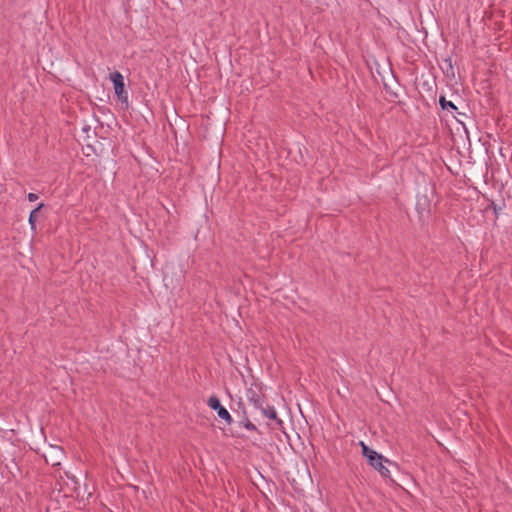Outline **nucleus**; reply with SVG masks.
<instances>
[{
  "label": "nucleus",
  "instance_id": "f257e3e1",
  "mask_svg": "<svg viewBox=\"0 0 512 512\" xmlns=\"http://www.w3.org/2000/svg\"><path fill=\"white\" fill-rule=\"evenodd\" d=\"M282 404L283 399L281 397L277 398L276 405H270L267 402L264 403V400H258V409H260V417L258 416V426L261 428L258 432L264 433L265 431H270L276 435L279 432L285 433L284 423L277 411V406L279 407Z\"/></svg>",
  "mask_w": 512,
  "mask_h": 512
},
{
  "label": "nucleus",
  "instance_id": "9d476101",
  "mask_svg": "<svg viewBox=\"0 0 512 512\" xmlns=\"http://www.w3.org/2000/svg\"><path fill=\"white\" fill-rule=\"evenodd\" d=\"M479 141H483L484 145L486 144V140L483 139L482 137H476Z\"/></svg>",
  "mask_w": 512,
  "mask_h": 512
},
{
  "label": "nucleus",
  "instance_id": "0eeeda50",
  "mask_svg": "<svg viewBox=\"0 0 512 512\" xmlns=\"http://www.w3.org/2000/svg\"><path fill=\"white\" fill-rule=\"evenodd\" d=\"M43 207V204H39L37 208L31 211L29 216V224L31 225L32 230H35V223L40 209Z\"/></svg>",
  "mask_w": 512,
  "mask_h": 512
},
{
  "label": "nucleus",
  "instance_id": "f03ea898",
  "mask_svg": "<svg viewBox=\"0 0 512 512\" xmlns=\"http://www.w3.org/2000/svg\"><path fill=\"white\" fill-rule=\"evenodd\" d=\"M362 454L368 459L369 464L376 469L381 476L390 477V471L383 465V462H389L388 459H385L381 454H378L376 451L370 449L363 441L360 443Z\"/></svg>",
  "mask_w": 512,
  "mask_h": 512
},
{
  "label": "nucleus",
  "instance_id": "39448f33",
  "mask_svg": "<svg viewBox=\"0 0 512 512\" xmlns=\"http://www.w3.org/2000/svg\"><path fill=\"white\" fill-rule=\"evenodd\" d=\"M44 457L47 463L52 466H58L60 465V460L63 457V450L59 447H51Z\"/></svg>",
  "mask_w": 512,
  "mask_h": 512
},
{
  "label": "nucleus",
  "instance_id": "7ed1b4c3",
  "mask_svg": "<svg viewBox=\"0 0 512 512\" xmlns=\"http://www.w3.org/2000/svg\"><path fill=\"white\" fill-rule=\"evenodd\" d=\"M113 83L114 92L121 103H128V92L125 89L124 77L119 71H114L109 76Z\"/></svg>",
  "mask_w": 512,
  "mask_h": 512
},
{
  "label": "nucleus",
  "instance_id": "9b49d317",
  "mask_svg": "<svg viewBox=\"0 0 512 512\" xmlns=\"http://www.w3.org/2000/svg\"><path fill=\"white\" fill-rule=\"evenodd\" d=\"M458 114H459L460 116H462V117H466V115H465V114H462V113H458Z\"/></svg>",
  "mask_w": 512,
  "mask_h": 512
},
{
  "label": "nucleus",
  "instance_id": "1a4fd4ad",
  "mask_svg": "<svg viewBox=\"0 0 512 512\" xmlns=\"http://www.w3.org/2000/svg\"><path fill=\"white\" fill-rule=\"evenodd\" d=\"M464 134L466 136V138L468 139L469 142H471V137H470V134H469V130L468 129H465L464 130Z\"/></svg>",
  "mask_w": 512,
  "mask_h": 512
},
{
  "label": "nucleus",
  "instance_id": "20e7f679",
  "mask_svg": "<svg viewBox=\"0 0 512 512\" xmlns=\"http://www.w3.org/2000/svg\"><path fill=\"white\" fill-rule=\"evenodd\" d=\"M208 406L217 411V414H218V417L225 420L228 424H230L232 422V417L231 415L229 414V412L227 411L226 408H224L221 403H220V400L218 399V397L216 396H211L209 399H208Z\"/></svg>",
  "mask_w": 512,
  "mask_h": 512
},
{
  "label": "nucleus",
  "instance_id": "423d86ee",
  "mask_svg": "<svg viewBox=\"0 0 512 512\" xmlns=\"http://www.w3.org/2000/svg\"><path fill=\"white\" fill-rule=\"evenodd\" d=\"M439 103H440L441 108L443 109V111H446V112L450 113L465 128L464 121L462 119H460V118H457L454 115V111L457 110V107L454 105L453 102L446 100V98L442 96V97H440Z\"/></svg>",
  "mask_w": 512,
  "mask_h": 512
},
{
  "label": "nucleus",
  "instance_id": "6e6552de",
  "mask_svg": "<svg viewBox=\"0 0 512 512\" xmlns=\"http://www.w3.org/2000/svg\"><path fill=\"white\" fill-rule=\"evenodd\" d=\"M37 199H38V195H37V194H35V193H29V194H28V200H29L30 202H34V201H36Z\"/></svg>",
  "mask_w": 512,
  "mask_h": 512
}]
</instances>
